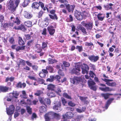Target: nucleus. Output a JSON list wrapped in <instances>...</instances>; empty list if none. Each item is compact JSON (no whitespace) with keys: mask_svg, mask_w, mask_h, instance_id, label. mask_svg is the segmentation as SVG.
Listing matches in <instances>:
<instances>
[{"mask_svg":"<svg viewBox=\"0 0 121 121\" xmlns=\"http://www.w3.org/2000/svg\"><path fill=\"white\" fill-rule=\"evenodd\" d=\"M20 0H10L8 4V8L9 10L13 12L15 11L20 2Z\"/></svg>","mask_w":121,"mask_h":121,"instance_id":"1","label":"nucleus"},{"mask_svg":"<svg viewBox=\"0 0 121 121\" xmlns=\"http://www.w3.org/2000/svg\"><path fill=\"white\" fill-rule=\"evenodd\" d=\"M14 106L13 105H11L9 106V108H6L7 113L8 115L9 116V120L10 121L12 119L11 117L14 111Z\"/></svg>","mask_w":121,"mask_h":121,"instance_id":"2","label":"nucleus"},{"mask_svg":"<svg viewBox=\"0 0 121 121\" xmlns=\"http://www.w3.org/2000/svg\"><path fill=\"white\" fill-rule=\"evenodd\" d=\"M84 79L83 76H82L81 77H74L73 78H71L70 81L71 83L74 84L77 82L82 81Z\"/></svg>","mask_w":121,"mask_h":121,"instance_id":"3","label":"nucleus"},{"mask_svg":"<svg viewBox=\"0 0 121 121\" xmlns=\"http://www.w3.org/2000/svg\"><path fill=\"white\" fill-rule=\"evenodd\" d=\"M88 83L90 89L94 91L96 90V86L95 85V83L94 81L88 80Z\"/></svg>","mask_w":121,"mask_h":121,"instance_id":"4","label":"nucleus"},{"mask_svg":"<svg viewBox=\"0 0 121 121\" xmlns=\"http://www.w3.org/2000/svg\"><path fill=\"white\" fill-rule=\"evenodd\" d=\"M80 71V66L77 64L75 65V67L72 70V73L78 75L79 74V72Z\"/></svg>","mask_w":121,"mask_h":121,"instance_id":"5","label":"nucleus"},{"mask_svg":"<svg viewBox=\"0 0 121 121\" xmlns=\"http://www.w3.org/2000/svg\"><path fill=\"white\" fill-rule=\"evenodd\" d=\"M54 112H50L46 114L45 116V121H49L50 119L53 118L54 117Z\"/></svg>","mask_w":121,"mask_h":121,"instance_id":"6","label":"nucleus"},{"mask_svg":"<svg viewBox=\"0 0 121 121\" xmlns=\"http://www.w3.org/2000/svg\"><path fill=\"white\" fill-rule=\"evenodd\" d=\"M102 80L106 82V84L110 86H114L116 85L115 82H110L113 81L112 80L108 79L106 78L102 79Z\"/></svg>","mask_w":121,"mask_h":121,"instance_id":"7","label":"nucleus"},{"mask_svg":"<svg viewBox=\"0 0 121 121\" xmlns=\"http://www.w3.org/2000/svg\"><path fill=\"white\" fill-rule=\"evenodd\" d=\"M74 16L78 20H81L83 19V16L80 12H79L76 11L74 13Z\"/></svg>","mask_w":121,"mask_h":121,"instance_id":"8","label":"nucleus"},{"mask_svg":"<svg viewBox=\"0 0 121 121\" xmlns=\"http://www.w3.org/2000/svg\"><path fill=\"white\" fill-rule=\"evenodd\" d=\"M73 114L72 112H69L66 113L63 116L64 119H65L67 118L71 119L73 117Z\"/></svg>","mask_w":121,"mask_h":121,"instance_id":"9","label":"nucleus"},{"mask_svg":"<svg viewBox=\"0 0 121 121\" xmlns=\"http://www.w3.org/2000/svg\"><path fill=\"white\" fill-rule=\"evenodd\" d=\"M65 5L67 9L69 12L73 11L75 7L74 5H70L69 4H67L66 3V4H65Z\"/></svg>","mask_w":121,"mask_h":121,"instance_id":"10","label":"nucleus"},{"mask_svg":"<svg viewBox=\"0 0 121 121\" xmlns=\"http://www.w3.org/2000/svg\"><path fill=\"white\" fill-rule=\"evenodd\" d=\"M88 59L92 61L96 62L99 59L98 56H95L94 55H91L88 56Z\"/></svg>","mask_w":121,"mask_h":121,"instance_id":"11","label":"nucleus"},{"mask_svg":"<svg viewBox=\"0 0 121 121\" xmlns=\"http://www.w3.org/2000/svg\"><path fill=\"white\" fill-rule=\"evenodd\" d=\"M61 105V103L59 102L57 104L55 105L53 107V109L56 110L57 112L60 111L62 109L60 108Z\"/></svg>","mask_w":121,"mask_h":121,"instance_id":"12","label":"nucleus"},{"mask_svg":"<svg viewBox=\"0 0 121 121\" xmlns=\"http://www.w3.org/2000/svg\"><path fill=\"white\" fill-rule=\"evenodd\" d=\"M48 29L50 35H52L54 34L55 30L52 26H49L48 27Z\"/></svg>","mask_w":121,"mask_h":121,"instance_id":"13","label":"nucleus"},{"mask_svg":"<svg viewBox=\"0 0 121 121\" xmlns=\"http://www.w3.org/2000/svg\"><path fill=\"white\" fill-rule=\"evenodd\" d=\"M23 14L24 17L27 19H30L32 17V15L31 13L26 11H24Z\"/></svg>","mask_w":121,"mask_h":121,"instance_id":"14","label":"nucleus"},{"mask_svg":"<svg viewBox=\"0 0 121 121\" xmlns=\"http://www.w3.org/2000/svg\"><path fill=\"white\" fill-rule=\"evenodd\" d=\"M93 23L90 22L87 24H85V26L87 30H91L93 27Z\"/></svg>","mask_w":121,"mask_h":121,"instance_id":"15","label":"nucleus"},{"mask_svg":"<svg viewBox=\"0 0 121 121\" xmlns=\"http://www.w3.org/2000/svg\"><path fill=\"white\" fill-rule=\"evenodd\" d=\"M77 28L78 29L81 30L82 32L85 34V35L86 34L87 32L86 31V29L82 27L81 25L79 24L78 25L77 27Z\"/></svg>","mask_w":121,"mask_h":121,"instance_id":"16","label":"nucleus"},{"mask_svg":"<svg viewBox=\"0 0 121 121\" xmlns=\"http://www.w3.org/2000/svg\"><path fill=\"white\" fill-rule=\"evenodd\" d=\"M97 17L99 20L102 21L104 19L105 16L104 15L99 13L97 15Z\"/></svg>","mask_w":121,"mask_h":121,"instance_id":"17","label":"nucleus"},{"mask_svg":"<svg viewBox=\"0 0 121 121\" xmlns=\"http://www.w3.org/2000/svg\"><path fill=\"white\" fill-rule=\"evenodd\" d=\"M114 99L113 98H111L109 99L107 102L106 104L105 105V108L107 109L109 105L112 102V101Z\"/></svg>","mask_w":121,"mask_h":121,"instance_id":"18","label":"nucleus"},{"mask_svg":"<svg viewBox=\"0 0 121 121\" xmlns=\"http://www.w3.org/2000/svg\"><path fill=\"white\" fill-rule=\"evenodd\" d=\"M14 19V18L13 17H11V19L13 21L14 23H16L17 25H18L20 24V21L17 17L16 18L15 20H14V21L13 20V19Z\"/></svg>","mask_w":121,"mask_h":121,"instance_id":"19","label":"nucleus"},{"mask_svg":"<svg viewBox=\"0 0 121 121\" xmlns=\"http://www.w3.org/2000/svg\"><path fill=\"white\" fill-rule=\"evenodd\" d=\"M49 91L47 94V95L50 97H54L55 96V94L52 91Z\"/></svg>","mask_w":121,"mask_h":121,"instance_id":"20","label":"nucleus"},{"mask_svg":"<svg viewBox=\"0 0 121 121\" xmlns=\"http://www.w3.org/2000/svg\"><path fill=\"white\" fill-rule=\"evenodd\" d=\"M8 88L6 87L0 86V93L2 92H5L8 91Z\"/></svg>","mask_w":121,"mask_h":121,"instance_id":"21","label":"nucleus"},{"mask_svg":"<svg viewBox=\"0 0 121 121\" xmlns=\"http://www.w3.org/2000/svg\"><path fill=\"white\" fill-rule=\"evenodd\" d=\"M39 3L37 2H34L33 3L32 6L33 8H35L38 9L39 7Z\"/></svg>","mask_w":121,"mask_h":121,"instance_id":"22","label":"nucleus"},{"mask_svg":"<svg viewBox=\"0 0 121 121\" xmlns=\"http://www.w3.org/2000/svg\"><path fill=\"white\" fill-rule=\"evenodd\" d=\"M62 88L58 86L55 91V92L59 95H60V93L61 92Z\"/></svg>","mask_w":121,"mask_h":121,"instance_id":"23","label":"nucleus"},{"mask_svg":"<svg viewBox=\"0 0 121 121\" xmlns=\"http://www.w3.org/2000/svg\"><path fill=\"white\" fill-rule=\"evenodd\" d=\"M86 109L85 107H83L81 109L77 108L76 109V110L78 112L80 113L84 112Z\"/></svg>","mask_w":121,"mask_h":121,"instance_id":"24","label":"nucleus"},{"mask_svg":"<svg viewBox=\"0 0 121 121\" xmlns=\"http://www.w3.org/2000/svg\"><path fill=\"white\" fill-rule=\"evenodd\" d=\"M43 94V92L41 90H37L35 93L34 94L35 95L37 96H39Z\"/></svg>","mask_w":121,"mask_h":121,"instance_id":"25","label":"nucleus"},{"mask_svg":"<svg viewBox=\"0 0 121 121\" xmlns=\"http://www.w3.org/2000/svg\"><path fill=\"white\" fill-rule=\"evenodd\" d=\"M18 43L20 45L22 46L23 45L25 44L23 39L20 37L18 38Z\"/></svg>","mask_w":121,"mask_h":121,"instance_id":"26","label":"nucleus"},{"mask_svg":"<svg viewBox=\"0 0 121 121\" xmlns=\"http://www.w3.org/2000/svg\"><path fill=\"white\" fill-rule=\"evenodd\" d=\"M55 88V86L52 84H49L48 85L47 88L49 90H51V91H53Z\"/></svg>","mask_w":121,"mask_h":121,"instance_id":"27","label":"nucleus"},{"mask_svg":"<svg viewBox=\"0 0 121 121\" xmlns=\"http://www.w3.org/2000/svg\"><path fill=\"white\" fill-rule=\"evenodd\" d=\"M48 60L49 64H53L56 62L57 61L55 59H52L51 58H49Z\"/></svg>","mask_w":121,"mask_h":121,"instance_id":"28","label":"nucleus"},{"mask_svg":"<svg viewBox=\"0 0 121 121\" xmlns=\"http://www.w3.org/2000/svg\"><path fill=\"white\" fill-rule=\"evenodd\" d=\"M15 78L14 77H7L5 80V82H7L8 81H9L10 82H13L14 79Z\"/></svg>","mask_w":121,"mask_h":121,"instance_id":"29","label":"nucleus"},{"mask_svg":"<svg viewBox=\"0 0 121 121\" xmlns=\"http://www.w3.org/2000/svg\"><path fill=\"white\" fill-rule=\"evenodd\" d=\"M25 25L28 27L31 26L32 25V22L30 21H27L24 22Z\"/></svg>","mask_w":121,"mask_h":121,"instance_id":"30","label":"nucleus"},{"mask_svg":"<svg viewBox=\"0 0 121 121\" xmlns=\"http://www.w3.org/2000/svg\"><path fill=\"white\" fill-rule=\"evenodd\" d=\"M46 110L45 107L43 106H41L40 108L39 111L41 113H43L45 112Z\"/></svg>","mask_w":121,"mask_h":121,"instance_id":"31","label":"nucleus"},{"mask_svg":"<svg viewBox=\"0 0 121 121\" xmlns=\"http://www.w3.org/2000/svg\"><path fill=\"white\" fill-rule=\"evenodd\" d=\"M49 15L50 18L52 19L57 20L58 19L57 17L56 14H54L53 15L49 14Z\"/></svg>","mask_w":121,"mask_h":121,"instance_id":"32","label":"nucleus"},{"mask_svg":"<svg viewBox=\"0 0 121 121\" xmlns=\"http://www.w3.org/2000/svg\"><path fill=\"white\" fill-rule=\"evenodd\" d=\"M29 2L30 1L29 0H24V2L22 4V6L24 7H26L28 5Z\"/></svg>","mask_w":121,"mask_h":121,"instance_id":"33","label":"nucleus"},{"mask_svg":"<svg viewBox=\"0 0 121 121\" xmlns=\"http://www.w3.org/2000/svg\"><path fill=\"white\" fill-rule=\"evenodd\" d=\"M54 77L53 76H50L49 78H48L47 79V81L48 82H52L54 80Z\"/></svg>","mask_w":121,"mask_h":121,"instance_id":"34","label":"nucleus"},{"mask_svg":"<svg viewBox=\"0 0 121 121\" xmlns=\"http://www.w3.org/2000/svg\"><path fill=\"white\" fill-rule=\"evenodd\" d=\"M14 28L16 29L22 30H23V29H24V26L21 25H20L19 26H18V27L15 26Z\"/></svg>","mask_w":121,"mask_h":121,"instance_id":"35","label":"nucleus"},{"mask_svg":"<svg viewBox=\"0 0 121 121\" xmlns=\"http://www.w3.org/2000/svg\"><path fill=\"white\" fill-rule=\"evenodd\" d=\"M22 94L20 95V96L21 98H27L26 95L25 91H22Z\"/></svg>","mask_w":121,"mask_h":121,"instance_id":"36","label":"nucleus"},{"mask_svg":"<svg viewBox=\"0 0 121 121\" xmlns=\"http://www.w3.org/2000/svg\"><path fill=\"white\" fill-rule=\"evenodd\" d=\"M46 69L49 71L50 72H52L53 69L52 66H47L46 67Z\"/></svg>","mask_w":121,"mask_h":121,"instance_id":"37","label":"nucleus"},{"mask_svg":"<svg viewBox=\"0 0 121 121\" xmlns=\"http://www.w3.org/2000/svg\"><path fill=\"white\" fill-rule=\"evenodd\" d=\"M13 96L16 98H17V96L19 95L18 93L16 91H13L12 93Z\"/></svg>","mask_w":121,"mask_h":121,"instance_id":"38","label":"nucleus"},{"mask_svg":"<svg viewBox=\"0 0 121 121\" xmlns=\"http://www.w3.org/2000/svg\"><path fill=\"white\" fill-rule=\"evenodd\" d=\"M25 49V47L23 46H18L16 48V50L17 51H18L20 50H24Z\"/></svg>","mask_w":121,"mask_h":121,"instance_id":"39","label":"nucleus"},{"mask_svg":"<svg viewBox=\"0 0 121 121\" xmlns=\"http://www.w3.org/2000/svg\"><path fill=\"white\" fill-rule=\"evenodd\" d=\"M9 41L11 44H13L15 43L14 39V38L13 37L10 38Z\"/></svg>","mask_w":121,"mask_h":121,"instance_id":"40","label":"nucleus"},{"mask_svg":"<svg viewBox=\"0 0 121 121\" xmlns=\"http://www.w3.org/2000/svg\"><path fill=\"white\" fill-rule=\"evenodd\" d=\"M102 96L105 99H107L109 97V95L108 94H102Z\"/></svg>","mask_w":121,"mask_h":121,"instance_id":"41","label":"nucleus"},{"mask_svg":"<svg viewBox=\"0 0 121 121\" xmlns=\"http://www.w3.org/2000/svg\"><path fill=\"white\" fill-rule=\"evenodd\" d=\"M54 117L57 119H59L60 118V116L59 114L54 113Z\"/></svg>","mask_w":121,"mask_h":121,"instance_id":"42","label":"nucleus"},{"mask_svg":"<svg viewBox=\"0 0 121 121\" xmlns=\"http://www.w3.org/2000/svg\"><path fill=\"white\" fill-rule=\"evenodd\" d=\"M47 45L46 43L45 42L42 43V48L43 49L45 50L47 48Z\"/></svg>","mask_w":121,"mask_h":121,"instance_id":"43","label":"nucleus"},{"mask_svg":"<svg viewBox=\"0 0 121 121\" xmlns=\"http://www.w3.org/2000/svg\"><path fill=\"white\" fill-rule=\"evenodd\" d=\"M35 48L37 50H39V51L38 52H39L41 51L42 49L41 48L39 45L38 44L36 45L35 46Z\"/></svg>","mask_w":121,"mask_h":121,"instance_id":"44","label":"nucleus"},{"mask_svg":"<svg viewBox=\"0 0 121 121\" xmlns=\"http://www.w3.org/2000/svg\"><path fill=\"white\" fill-rule=\"evenodd\" d=\"M63 96L64 97L66 98L70 99H71L70 97L66 93H64L63 94Z\"/></svg>","mask_w":121,"mask_h":121,"instance_id":"45","label":"nucleus"},{"mask_svg":"<svg viewBox=\"0 0 121 121\" xmlns=\"http://www.w3.org/2000/svg\"><path fill=\"white\" fill-rule=\"evenodd\" d=\"M77 49L79 52H80L82 51V46H77L76 47Z\"/></svg>","mask_w":121,"mask_h":121,"instance_id":"46","label":"nucleus"},{"mask_svg":"<svg viewBox=\"0 0 121 121\" xmlns=\"http://www.w3.org/2000/svg\"><path fill=\"white\" fill-rule=\"evenodd\" d=\"M26 109L27 112L30 114L31 113V109L29 106L26 107Z\"/></svg>","mask_w":121,"mask_h":121,"instance_id":"47","label":"nucleus"},{"mask_svg":"<svg viewBox=\"0 0 121 121\" xmlns=\"http://www.w3.org/2000/svg\"><path fill=\"white\" fill-rule=\"evenodd\" d=\"M88 70L86 69H84L83 68H82V72L83 74H84L85 73H88Z\"/></svg>","mask_w":121,"mask_h":121,"instance_id":"48","label":"nucleus"},{"mask_svg":"<svg viewBox=\"0 0 121 121\" xmlns=\"http://www.w3.org/2000/svg\"><path fill=\"white\" fill-rule=\"evenodd\" d=\"M28 77L31 80H34L35 81L37 80L36 78L33 76L29 75L28 76Z\"/></svg>","mask_w":121,"mask_h":121,"instance_id":"49","label":"nucleus"},{"mask_svg":"<svg viewBox=\"0 0 121 121\" xmlns=\"http://www.w3.org/2000/svg\"><path fill=\"white\" fill-rule=\"evenodd\" d=\"M39 76L42 78H44L46 76V74L42 72H40L39 73Z\"/></svg>","mask_w":121,"mask_h":121,"instance_id":"50","label":"nucleus"},{"mask_svg":"<svg viewBox=\"0 0 121 121\" xmlns=\"http://www.w3.org/2000/svg\"><path fill=\"white\" fill-rule=\"evenodd\" d=\"M89 74L90 76V77L92 78L94 77V76H95V74L92 71H90L89 72Z\"/></svg>","mask_w":121,"mask_h":121,"instance_id":"51","label":"nucleus"},{"mask_svg":"<svg viewBox=\"0 0 121 121\" xmlns=\"http://www.w3.org/2000/svg\"><path fill=\"white\" fill-rule=\"evenodd\" d=\"M39 6L40 5L42 8L44 10H45L46 9L45 8L43 4L40 2H39Z\"/></svg>","mask_w":121,"mask_h":121,"instance_id":"52","label":"nucleus"},{"mask_svg":"<svg viewBox=\"0 0 121 121\" xmlns=\"http://www.w3.org/2000/svg\"><path fill=\"white\" fill-rule=\"evenodd\" d=\"M63 64L65 67H69L70 65V64L69 63L66 61H64L63 63Z\"/></svg>","mask_w":121,"mask_h":121,"instance_id":"53","label":"nucleus"},{"mask_svg":"<svg viewBox=\"0 0 121 121\" xmlns=\"http://www.w3.org/2000/svg\"><path fill=\"white\" fill-rule=\"evenodd\" d=\"M45 103L48 105H49L50 104V99H49L46 98L45 99Z\"/></svg>","mask_w":121,"mask_h":121,"instance_id":"54","label":"nucleus"},{"mask_svg":"<svg viewBox=\"0 0 121 121\" xmlns=\"http://www.w3.org/2000/svg\"><path fill=\"white\" fill-rule=\"evenodd\" d=\"M36 80L37 81V82H39V83H40L43 84V83L44 82V81L42 79L40 78H38V79H37Z\"/></svg>","mask_w":121,"mask_h":121,"instance_id":"55","label":"nucleus"},{"mask_svg":"<svg viewBox=\"0 0 121 121\" xmlns=\"http://www.w3.org/2000/svg\"><path fill=\"white\" fill-rule=\"evenodd\" d=\"M36 115L35 113H34L32 114L31 120L32 121H34L35 119H36Z\"/></svg>","mask_w":121,"mask_h":121,"instance_id":"56","label":"nucleus"},{"mask_svg":"<svg viewBox=\"0 0 121 121\" xmlns=\"http://www.w3.org/2000/svg\"><path fill=\"white\" fill-rule=\"evenodd\" d=\"M19 60L20 64H22L23 65H25V61L24 60L21 59H19Z\"/></svg>","mask_w":121,"mask_h":121,"instance_id":"57","label":"nucleus"},{"mask_svg":"<svg viewBox=\"0 0 121 121\" xmlns=\"http://www.w3.org/2000/svg\"><path fill=\"white\" fill-rule=\"evenodd\" d=\"M83 68H84V69H86L88 70L89 69V67L87 65L85 64H83Z\"/></svg>","mask_w":121,"mask_h":121,"instance_id":"58","label":"nucleus"},{"mask_svg":"<svg viewBox=\"0 0 121 121\" xmlns=\"http://www.w3.org/2000/svg\"><path fill=\"white\" fill-rule=\"evenodd\" d=\"M68 104L69 105L72 107L74 106L75 105V104L72 101L69 102Z\"/></svg>","mask_w":121,"mask_h":121,"instance_id":"59","label":"nucleus"},{"mask_svg":"<svg viewBox=\"0 0 121 121\" xmlns=\"http://www.w3.org/2000/svg\"><path fill=\"white\" fill-rule=\"evenodd\" d=\"M85 45L86 46H89L91 45H93V43L91 42L90 43L88 42H86L85 43Z\"/></svg>","mask_w":121,"mask_h":121,"instance_id":"60","label":"nucleus"},{"mask_svg":"<svg viewBox=\"0 0 121 121\" xmlns=\"http://www.w3.org/2000/svg\"><path fill=\"white\" fill-rule=\"evenodd\" d=\"M58 73L59 74L62 76H64V74L63 73L60 69H59V70L58 71Z\"/></svg>","mask_w":121,"mask_h":121,"instance_id":"61","label":"nucleus"},{"mask_svg":"<svg viewBox=\"0 0 121 121\" xmlns=\"http://www.w3.org/2000/svg\"><path fill=\"white\" fill-rule=\"evenodd\" d=\"M61 101L63 105H65V104L66 103V102L65 99L63 98H61Z\"/></svg>","mask_w":121,"mask_h":121,"instance_id":"62","label":"nucleus"},{"mask_svg":"<svg viewBox=\"0 0 121 121\" xmlns=\"http://www.w3.org/2000/svg\"><path fill=\"white\" fill-rule=\"evenodd\" d=\"M62 12L64 13V14H67V11L65 9H61Z\"/></svg>","mask_w":121,"mask_h":121,"instance_id":"63","label":"nucleus"},{"mask_svg":"<svg viewBox=\"0 0 121 121\" xmlns=\"http://www.w3.org/2000/svg\"><path fill=\"white\" fill-rule=\"evenodd\" d=\"M55 78L56 79L58 82H60V81L59 80V79L60 78V77L58 75H56V76Z\"/></svg>","mask_w":121,"mask_h":121,"instance_id":"64","label":"nucleus"}]
</instances>
